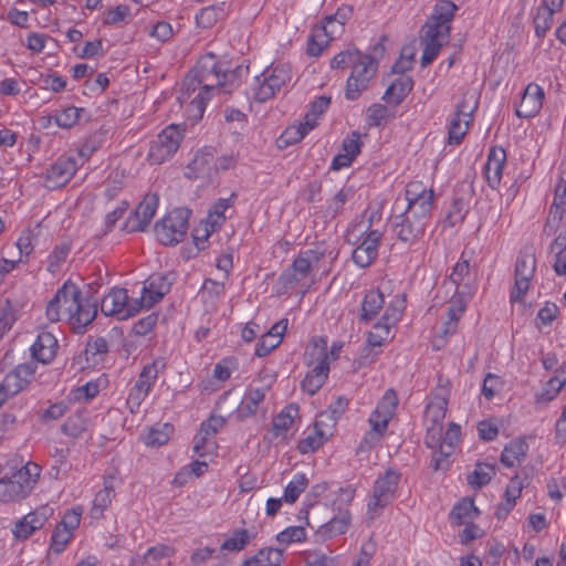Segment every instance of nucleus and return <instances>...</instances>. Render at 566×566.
I'll return each mask as SVG.
<instances>
[{"instance_id":"nucleus-49","label":"nucleus","mask_w":566,"mask_h":566,"mask_svg":"<svg viewBox=\"0 0 566 566\" xmlns=\"http://www.w3.org/2000/svg\"><path fill=\"white\" fill-rule=\"evenodd\" d=\"M107 352L108 344L106 339L101 336L90 338L85 347L86 359H92L94 364H96Z\"/></svg>"},{"instance_id":"nucleus-48","label":"nucleus","mask_w":566,"mask_h":566,"mask_svg":"<svg viewBox=\"0 0 566 566\" xmlns=\"http://www.w3.org/2000/svg\"><path fill=\"white\" fill-rule=\"evenodd\" d=\"M557 10L547 8L545 4L538 9L537 14L534 18L535 33L538 38H543L546 34L553 23V14Z\"/></svg>"},{"instance_id":"nucleus-22","label":"nucleus","mask_w":566,"mask_h":566,"mask_svg":"<svg viewBox=\"0 0 566 566\" xmlns=\"http://www.w3.org/2000/svg\"><path fill=\"white\" fill-rule=\"evenodd\" d=\"M380 240L381 233L378 230L369 231L363 242L352 253L354 263L359 268L369 266L378 255Z\"/></svg>"},{"instance_id":"nucleus-39","label":"nucleus","mask_w":566,"mask_h":566,"mask_svg":"<svg viewBox=\"0 0 566 566\" xmlns=\"http://www.w3.org/2000/svg\"><path fill=\"white\" fill-rule=\"evenodd\" d=\"M88 427L87 412L81 410L74 415L67 417L65 422L62 424L61 430L64 434L72 438L80 437Z\"/></svg>"},{"instance_id":"nucleus-52","label":"nucleus","mask_w":566,"mask_h":566,"mask_svg":"<svg viewBox=\"0 0 566 566\" xmlns=\"http://www.w3.org/2000/svg\"><path fill=\"white\" fill-rule=\"evenodd\" d=\"M223 10L219 6H210L200 10L196 15V22L200 28L212 27L222 15Z\"/></svg>"},{"instance_id":"nucleus-19","label":"nucleus","mask_w":566,"mask_h":566,"mask_svg":"<svg viewBox=\"0 0 566 566\" xmlns=\"http://www.w3.org/2000/svg\"><path fill=\"white\" fill-rule=\"evenodd\" d=\"M171 281L165 273H154L144 282L142 297L138 300L142 307H151L169 293Z\"/></svg>"},{"instance_id":"nucleus-32","label":"nucleus","mask_w":566,"mask_h":566,"mask_svg":"<svg viewBox=\"0 0 566 566\" xmlns=\"http://www.w3.org/2000/svg\"><path fill=\"white\" fill-rule=\"evenodd\" d=\"M413 81L411 77L401 76L395 80L386 90L382 99L399 105L405 97L411 92Z\"/></svg>"},{"instance_id":"nucleus-42","label":"nucleus","mask_w":566,"mask_h":566,"mask_svg":"<svg viewBox=\"0 0 566 566\" xmlns=\"http://www.w3.org/2000/svg\"><path fill=\"white\" fill-rule=\"evenodd\" d=\"M327 438L328 433L324 429L314 426V431L298 441L297 450L303 454L314 452L323 446Z\"/></svg>"},{"instance_id":"nucleus-18","label":"nucleus","mask_w":566,"mask_h":566,"mask_svg":"<svg viewBox=\"0 0 566 566\" xmlns=\"http://www.w3.org/2000/svg\"><path fill=\"white\" fill-rule=\"evenodd\" d=\"M399 480V473L391 470L378 478L375 482L373 500L368 503V510L376 511L385 507L394 497Z\"/></svg>"},{"instance_id":"nucleus-10","label":"nucleus","mask_w":566,"mask_h":566,"mask_svg":"<svg viewBox=\"0 0 566 566\" xmlns=\"http://www.w3.org/2000/svg\"><path fill=\"white\" fill-rule=\"evenodd\" d=\"M182 139L177 125H169L157 135L149 147L148 158L151 164L160 165L174 156Z\"/></svg>"},{"instance_id":"nucleus-38","label":"nucleus","mask_w":566,"mask_h":566,"mask_svg":"<svg viewBox=\"0 0 566 566\" xmlns=\"http://www.w3.org/2000/svg\"><path fill=\"white\" fill-rule=\"evenodd\" d=\"M479 515V510L475 507L473 500L464 497L457 505H454L450 516L455 525L467 524Z\"/></svg>"},{"instance_id":"nucleus-1","label":"nucleus","mask_w":566,"mask_h":566,"mask_svg":"<svg viewBox=\"0 0 566 566\" xmlns=\"http://www.w3.org/2000/svg\"><path fill=\"white\" fill-rule=\"evenodd\" d=\"M45 314L52 323L67 319L75 332L82 333L96 317L97 303L90 297L82 298L77 285L66 281L48 303Z\"/></svg>"},{"instance_id":"nucleus-40","label":"nucleus","mask_w":566,"mask_h":566,"mask_svg":"<svg viewBox=\"0 0 566 566\" xmlns=\"http://www.w3.org/2000/svg\"><path fill=\"white\" fill-rule=\"evenodd\" d=\"M174 432L170 423L157 424L149 429L148 433L143 438L144 443L148 447L158 448L168 442Z\"/></svg>"},{"instance_id":"nucleus-50","label":"nucleus","mask_w":566,"mask_h":566,"mask_svg":"<svg viewBox=\"0 0 566 566\" xmlns=\"http://www.w3.org/2000/svg\"><path fill=\"white\" fill-rule=\"evenodd\" d=\"M469 119L453 115L449 127V144L459 145L468 132Z\"/></svg>"},{"instance_id":"nucleus-11","label":"nucleus","mask_w":566,"mask_h":566,"mask_svg":"<svg viewBox=\"0 0 566 566\" xmlns=\"http://www.w3.org/2000/svg\"><path fill=\"white\" fill-rule=\"evenodd\" d=\"M405 310V300L396 297L386 308L381 318L374 325L373 331L367 336L368 345L381 346L388 338L390 328L400 319Z\"/></svg>"},{"instance_id":"nucleus-29","label":"nucleus","mask_w":566,"mask_h":566,"mask_svg":"<svg viewBox=\"0 0 566 566\" xmlns=\"http://www.w3.org/2000/svg\"><path fill=\"white\" fill-rule=\"evenodd\" d=\"M528 444L525 439L520 437L511 440L503 449L500 461L507 468H513L522 463L526 458Z\"/></svg>"},{"instance_id":"nucleus-21","label":"nucleus","mask_w":566,"mask_h":566,"mask_svg":"<svg viewBox=\"0 0 566 566\" xmlns=\"http://www.w3.org/2000/svg\"><path fill=\"white\" fill-rule=\"evenodd\" d=\"M77 170L75 159L60 157L51 165L45 175V187L56 189L67 184Z\"/></svg>"},{"instance_id":"nucleus-33","label":"nucleus","mask_w":566,"mask_h":566,"mask_svg":"<svg viewBox=\"0 0 566 566\" xmlns=\"http://www.w3.org/2000/svg\"><path fill=\"white\" fill-rule=\"evenodd\" d=\"M447 397L443 395L436 394L426 407V424H443V420L447 413Z\"/></svg>"},{"instance_id":"nucleus-37","label":"nucleus","mask_w":566,"mask_h":566,"mask_svg":"<svg viewBox=\"0 0 566 566\" xmlns=\"http://www.w3.org/2000/svg\"><path fill=\"white\" fill-rule=\"evenodd\" d=\"M114 494L113 480L109 478L104 481V489L95 494L91 515L96 518L103 516V513L111 504Z\"/></svg>"},{"instance_id":"nucleus-41","label":"nucleus","mask_w":566,"mask_h":566,"mask_svg":"<svg viewBox=\"0 0 566 566\" xmlns=\"http://www.w3.org/2000/svg\"><path fill=\"white\" fill-rule=\"evenodd\" d=\"M495 475V465L478 462L475 469L467 478L468 483L475 489H480L490 483Z\"/></svg>"},{"instance_id":"nucleus-35","label":"nucleus","mask_w":566,"mask_h":566,"mask_svg":"<svg viewBox=\"0 0 566 566\" xmlns=\"http://www.w3.org/2000/svg\"><path fill=\"white\" fill-rule=\"evenodd\" d=\"M283 551L279 548H263L251 558L244 560L243 566H281Z\"/></svg>"},{"instance_id":"nucleus-4","label":"nucleus","mask_w":566,"mask_h":566,"mask_svg":"<svg viewBox=\"0 0 566 566\" xmlns=\"http://www.w3.org/2000/svg\"><path fill=\"white\" fill-rule=\"evenodd\" d=\"M40 473L39 464L28 462L11 476L0 479V501L13 503L28 497L38 483Z\"/></svg>"},{"instance_id":"nucleus-63","label":"nucleus","mask_w":566,"mask_h":566,"mask_svg":"<svg viewBox=\"0 0 566 566\" xmlns=\"http://www.w3.org/2000/svg\"><path fill=\"white\" fill-rule=\"evenodd\" d=\"M426 446L430 449H436L443 440V424H426Z\"/></svg>"},{"instance_id":"nucleus-57","label":"nucleus","mask_w":566,"mask_h":566,"mask_svg":"<svg viewBox=\"0 0 566 566\" xmlns=\"http://www.w3.org/2000/svg\"><path fill=\"white\" fill-rule=\"evenodd\" d=\"M249 542V536L247 530H238L233 533V535L226 539L222 545V551H232L238 552L244 548V546Z\"/></svg>"},{"instance_id":"nucleus-45","label":"nucleus","mask_w":566,"mask_h":566,"mask_svg":"<svg viewBox=\"0 0 566 566\" xmlns=\"http://www.w3.org/2000/svg\"><path fill=\"white\" fill-rule=\"evenodd\" d=\"M433 450L430 467L434 471H447L451 464L449 457L453 453L454 448L451 447V443L448 446L440 443Z\"/></svg>"},{"instance_id":"nucleus-62","label":"nucleus","mask_w":566,"mask_h":566,"mask_svg":"<svg viewBox=\"0 0 566 566\" xmlns=\"http://www.w3.org/2000/svg\"><path fill=\"white\" fill-rule=\"evenodd\" d=\"M375 553L376 543L371 538H368L365 543H363L360 552L353 566H369L370 559Z\"/></svg>"},{"instance_id":"nucleus-6","label":"nucleus","mask_w":566,"mask_h":566,"mask_svg":"<svg viewBox=\"0 0 566 566\" xmlns=\"http://www.w3.org/2000/svg\"><path fill=\"white\" fill-rule=\"evenodd\" d=\"M292 78V70L287 64H281L265 70L254 77L253 97L258 102L271 99Z\"/></svg>"},{"instance_id":"nucleus-58","label":"nucleus","mask_w":566,"mask_h":566,"mask_svg":"<svg viewBox=\"0 0 566 566\" xmlns=\"http://www.w3.org/2000/svg\"><path fill=\"white\" fill-rule=\"evenodd\" d=\"M360 133L354 130L350 135L345 137L342 143L343 151L353 159H355L361 150L363 143L360 142Z\"/></svg>"},{"instance_id":"nucleus-14","label":"nucleus","mask_w":566,"mask_h":566,"mask_svg":"<svg viewBox=\"0 0 566 566\" xmlns=\"http://www.w3.org/2000/svg\"><path fill=\"white\" fill-rule=\"evenodd\" d=\"M159 368L158 361L147 364L140 371L138 380L130 388L127 405L132 412H135L148 396L150 388L154 386L158 378Z\"/></svg>"},{"instance_id":"nucleus-7","label":"nucleus","mask_w":566,"mask_h":566,"mask_svg":"<svg viewBox=\"0 0 566 566\" xmlns=\"http://www.w3.org/2000/svg\"><path fill=\"white\" fill-rule=\"evenodd\" d=\"M190 210L177 208L155 224V233L164 245H172L182 241L188 230Z\"/></svg>"},{"instance_id":"nucleus-13","label":"nucleus","mask_w":566,"mask_h":566,"mask_svg":"<svg viewBox=\"0 0 566 566\" xmlns=\"http://www.w3.org/2000/svg\"><path fill=\"white\" fill-rule=\"evenodd\" d=\"M142 308V303L135 300L129 303L125 289H112L101 302V312L105 316H117L118 319H126L135 315Z\"/></svg>"},{"instance_id":"nucleus-34","label":"nucleus","mask_w":566,"mask_h":566,"mask_svg":"<svg viewBox=\"0 0 566 566\" xmlns=\"http://www.w3.org/2000/svg\"><path fill=\"white\" fill-rule=\"evenodd\" d=\"M316 127V123L313 120L297 122L289 127L281 134L279 142L284 146L297 144L301 142L312 129Z\"/></svg>"},{"instance_id":"nucleus-9","label":"nucleus","mask_w":566,"mask_h":566,"mask_svg":"<svg viewBox=\"0 0 566 566\" xmlns=\"http://www.w3.org/2000/svg\"><path fill=\"white\" fill-rule=\"evenodd\" d=\"M322 344L314 343L310 356L317 359V364L307 371L304 379L301 382L302 390L310 396H314L325 384L328 373V355L326 354L325 342Z\"/></svg>"},{"instance_id":"nucleus-47","label":"nucleus","mask_w":566,"mask_h":566,"mask_svg":"<svg viewBox=\"0 0 566 566\" xmlns=\"http://www.w3.org/2000/svg\"><path fill=\"white\" fill-rule=\"evenodd\" d=\"M354 195L353 189L342 188L328 202L325 214L329 218H335L338 216L343 209L346 201Z\"/></svg>"},{"instance_id":"nucleus-61","label":"nucleus","mask_w":566,"mask_h":566,"mask_svg":"<svg viewBox=\"0 0 566 566\" xmlns=\"http://www.w3.org/2000/svg\"><path fill=\"white\" fill-rule=\"evenodd\" d=\"M226 424V419L221 416H211L200 426V434L203 437H211L219 432Z\"/></svg>"},{"instance_id":"nucleus-28","label":"nucleus","mask_w":566,"mask_h":566,"mask_svg":"<svg viewBox=\"0 0 566 566\" xmlns=\"http://www.w3.org/2000/svg\"><path fill=\"white\" fill-rule=\"evenodd\" d=\"M385 307V296L379 290L368 291L360 304L358 319L361 323L374 321Z\"/></svg>"},{"instance_id":"nucleus-24","label":"nucleus","mask_w":566,"mask_h":566,"mask_svg":"<svg viewBox=\"0 0 566 566\" xmlns=\"http://www.w3.org/2000/svg\"><path fill=\"white\" fill-rule=\"evenodd\" d=\"M217 168L214 155L210 148L199 150L187 167L185 176L192 178H210Z\"/></svg>"},{"instance_id":"nucleus-30","label":"nucleus","mask_w":566,"mask_h":566,"mask_svg":"<svg viewBox=\"0 0 566 566\" xmlns=\"http://www.w3.org/2000/svg\"><path fill=\"white\" fill-rule=\"evenodd\" d=\"M352 520L350 512L346 510L339 511L337 515L332 517L327 523L321 525L317 530V535L323 539L332 538L337 535L346 533Z\"/></svg>"},{"instance_id":"nucleus-60","label":"nucleus","mask_w":566,"mask_h":566,"mask_svg":"<svg viewBox=\"0 0 566 566\" xmlns=\"http://www.w3.org/2000/svg\"><path fill=\"white\" fill-rule=\"evenodd\" d=\"M331 97L319 96L312 104L310 111L305 114L304 120L314 122L317 124V118L321 116L329 106Z\"/></svg>"},{"instance_id":"nucleus-3","label":"nucleus","mask_w":566,"mask_h":566,"mask_svg":"<svg viewBox=\"0 0 566 566\" xmlns=\"http://www.w3.org/2000/svg\"><path fill=\"white\" fill-rule=\"evenodd\" d=\"M190 72L201 84V90L191 99L188 109L189 118L198 122L203 116L207 102L211 97V92L218 91L219 85L223 83L221 78H227L228 75L224 74L213 53H208L200 57Z\"/></svg>"},{"instance_id":"nucleus-27","label":"nucleus","mask_w":566,"mask_h":566,"mask_svg":"<svg viewBox=\"0 0 566 566\" xmlns=\"http://www.w3.org/2000/svg\"><path fill=\"white\" fill-rule=\"evenodd\" d=\"M158 196L156 193H148L144 197L143 201L137 206L134 212V221L136 226L132 227L133 231H145L153 220L158 208Z\"/></svg>"},{"instance_id":"nucleus-15","label":"nucleus","mask_w":566,"mask_h":566,"mask_svg":"<svg viewBox=\"0 0 566 566\" xmlns=\"http://www.w3.org/2000/svg\"><path fill=\"white\" fill-rule=\"evenodd\" d=\"M53 512V507L45 504L24 515L15 522L12 528L14 538L19 541L28 539L35 531L44 526Z\"/></svg>"},{"instance_id":"nucleus-55","label":"nucleus","mask_w":566,"mask_h":566,"mask_svg":"<svg viewBox=\"0 0 566 566\" xmlns=\"http://www.w3.org/2000/svg\"><path fill=\"white\" fill-rule=\"evenodd\" d=\"M81 112L83 108L67 107L55 115V123L59 127L71 128L77 123Z\"/></svg>"},{"instance_id":"nucleus-2","label":"nucleus","mask_w":566,"mask_h":566,"mask_svg":"<svg viewBox=\"0 0 566 566\" xmlns=\"http://www.w3.org/2000/svg\"><path fill=\"white\" fill-rule=\"evenodd\" d=\"M457 10L458 6L451 0L436 2L431 15L421 28L422 67L428 66L438 56L442 46L449 43L451 21Z\"/></svg>"},{"instance_id":"nucleus-51","label":"nucleus","mask_w":566,"mask_h":566,"mask_svg":"<svg viewBox=\"0 0 566 566\" xmlns=\"http://www.w3.org/2000/svg\"><path fill=\"white\" fill-rule=\"evenodd\" d=\"M364 53H361L360 51L356 50V49H348V50H345V51H342L339 52L338 54H336L332 62H331V66L333 69H345V67H348V66H354V64H356L357 62H359L361 60V55Z\"/></svg>"},{"instance_id":"nucleus-46","label":"nucleus","mask_w":566,"mask_h":566,"mask_svg":"<svg viewBox=\"0 0 566 566\" xmlns=\"http://www.w3.org/2000/svg\"><path fill=\"white\" fill-rule=\"evenodd\" d=\"M308 485V479L305 474L298 473L294 475V478L289 482L284 490V501L286 503H294L300 494L306 489Z\"/></svg>"},{"instance_id":"nucleus-17","label":"nucleus","mask_w":566,"mask_h":566,"mask_svg":"<svg viewBox=\"0 0 566 566\" xmlns=\"http://www.w3.org/2000/svg\"><path fill=\"white\" fill-rule=\"evenodd\" d=\"M323 256L324 252L318 250L310 249L301 252L291 268L281 275V280L289 285L301 282L308 276L313 265L317 264Z\"/></svg>"},{"instance_id":"nucleus-12","label":"nucleus","mask_w":566,"mask_h":566,"mask_svg":"<svg viewBox=\"0 0 566 566\" xmlns=\"http://www.w3.org/2000/svg\"><path fill=\"white\" fill-rule=\"evenodd\" d=\"M405 198L407 201L405 211L410 213L412 218L424 221L433 206V191L427 189L421 182L415 181L408 184Z\"/></svg>"},{"instance_id":"nucleus-54","label":"nucleus","mask_w":566,"mask_h":566,"mask_svg":"<svg viewBox=\"0 0 566 566\" xmlns=\"http://www.w3.org/2000/svg\"><path fill=\"white\" fill-rule=\"evenodd\" d=\"M72 537V531L57 524L51 537V549L61 553Z\"/></svg>"},{"instance_id":"nucleus-43","label":"nucleus","mask_w":566,"mask_h":566,"mask_svg":"<svg viewBox=\"0 0 566 566\" xmlns=\"http://www.w3.org/2000/svg\"><path fill=\"white\" fill-rule=\"evenodd\" d=\"M479 106V94L475 90H467L462 93L461 101L455 107L454 115L469 119Z\"/></svg>"},{"instance_id":"nucleus-25","label":"nucleus","mask_w":566,"mask_h":566,"mask_svg":"<svg viewBox=\"0 0 566 566\" xmlns=\"http://www.w3.org/2000/svg\"><path fill=\"white\" fill-rule=\"evenodd\" d=\"M505 163L506 153L504 148L496 146L492 147L488 155V160L484 167L488 185L492 189H496L500 186Z\"/></svg>"},{"instance_id":"nucleus-53","label":"nucleus","mask_w":566,"mask_h":566,"mask_svg":"<svg viewBox=\"0 0 566 566\" xmlns=\"http://www.w3.org/2000/svg\"><path fill=\"white\" fill-rule=\"evenodd\" d=\"M565 214L564 206H559L557 203H552L546 223L544 226V232L548 235L555 234L560 221L563 220Z\"/></svg>"},{"instance_id":"nucleus-59","label":"nucleus","mask_w":566,"mask_h":566,"mask_svg":"<svg viewBox=\"0 0 566 566\" xmlns=\"http://www.w3.org/2000/svg\"><path fill=\"white\" fill-rule=\"evenodd\" d=\"M306 533L302 526H291L280 532L276 535V539L283 544H290L293 542H302L305 539Z\"/></svg>"},{"instance_id":"nucleus-44","label":"nucleus","mask_w":566,"mask_h":566,"mask_svg":"<svg viewBox=\"0 0 566 566\" xmlns=\"http://www.w3.org/2000/svg\"><path fill=\"white\" fill-rule=\"evenodd\" d=\"M201 90L200 82L195 77V75L190 72L185 80L182 81L180 93L178 96V102L181 106L187 104L186 112L188 113L189 105L191 99L196 96L193 95L196 91Z\"/></svg>"},{"instance_id":"nucleus-20","label":"nucleus","mask_w":566,"mask_h":566,"mask_svg":"<svg viewBox=\"0 0 566 566\" xmlns=\"http://www.w3.org/2000/svg\"><path fill=\"white\" fill-rule=\"evenodd\" d=\"M391 223L394 232L397 238L406 243H413L424 232L426 222L412 216L406 211L392 216Z\"/></svg>"},{"instance_id":"nucleus-36","label":"nucleus","mask_w":566,"mask_h":566,"mask_svg":"<svg viewBox=\"0 0 566 566\" xmlns=\"http://www.w3.org/2000/svg\"><path fill=\"white\" fill-rule=\"evenodd\" d=\"M298 406L295 403L287 405L272 422V430L275 436H284L292 427L294 419L298 416Z\"/></svg>"},{"instance_id":"nucleus-5","label":"nucleus","mask_w":566,"mask_h":566,"mask_svg":"<svg viewBox=\"0 0 566 566\" xmlns=\"http://www.w3.org/2000/svg\"><path fill=\"white\" fill-rule=\"evenodd\" d=\"M398 406V397L394 389H388L378 402L369 418L370 431L364 438L369 447L376 444L384 437L388 423L394 417Z\"/></svg>"},{"instance_id":"nucleus-64","label":"nucleus","mask_w":566,"mask_h":566,"mask_svg":"<svg viewBox=\"0 0 566 566\" xmlns=\"http://www.w3.org/2000/svg\"><path fill=\"white\" fill-rule=\"evenodd\" d=\"M388 108L382 104H373L367 109V122L369 126H379L387 117Z\"/></svg>"},{"instance_id":"nucleus-56","label":"nucleus","mask_w":566,"mask_h":566,"mask_svg":"<svg viewBox=\"0 0 566 566\" xmlns=\"http://www.w3.org/2000/svg\"><path fill=\"white\" fill-rule=\"evenodd\" d=\"M352 11L353 10L350 7L339 8L335 14L327 15L324 18V25L321 29H318L317 32H323L324 35L333 33V31L327 30L328 25L336 21L339 23L340 27H343L346 23V21L350 18Z\"/></svg>"},{"instance_id":"nucleus-16","label":"nucleus","mask_w":566,"mask_h":566,"mask_svg":"<svg viewBox=\"0 0 566 566\" xmlns=\"http://www.w3.org/2000/svg\"><path fill=\"white\" fill-rule=\"evenodd\" d=\"M536 259L533 254H522L515 264V282L511 291V302H521L530 289V282L534 276Z\"/></svg>"},{"instance_id":"nucleus-26","label":"nucleus","mask_w":566,"mask_h":566,"mask_svg":"<svg viewBox=\"0 0 566 566\" xmlns=\"http://www.w3.org/2000/svg\"><path fill=\"white\" fill-rule=\"evenodd\" d=\"M59 344L55 336L46 331L39 333L35 342L31 346V355L42 364H49L56 354Z\"/></svg>"},{"instance_id":"nucleus-23","label":"nucleus","mask_w":566,"mask_h":566,"mask_svg":"<svg viewBox=\"0 0 566 566\" xmlns=\"http://www.w3.org/2000/svg\"><path fill=\"white\" fill-rule=\"evenodd\" d=\"M543 98V88L534 83L528 84L515 111L516 116L520 118H531L535 116L542 107Z\"/></svg>"},{"instance_id":"nucleus-8","label":"nucleus","mask_w":566,"mask_h":566,"mask_svg":"<svg viewBox=\"0 0 566 566\" xmlns=\"http://www.w3.org/2000/svg\"><path fill=\"white\" fill-rule=\"evenodd\" d=\"M378 62L370 54H363L361 60L354 64L346 82L345 97L355 101L368 88L370 80L375 76Z\"/></svg>"},{"instance_id":"nucleus-31","label":"nucleus","mask_w":566,"mask_h":566,"mask_svg":"<svg viewBox=\"0 0 566 566\" xmlns=\"http://www.w3.org/2000/svg\"><path fill=\"white\" fill-rule=\"evenodd\" d=\"M263 389L250 388L237 409V418L244 420L256 412L258 406L264 400Z\"/></svg>"}]
</instances>
